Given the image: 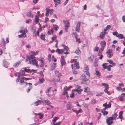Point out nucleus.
Masks as SVG:
<instances>
[{
  "instance_id": "f257e3e1",
  "label": "nucleus",
  "mask_w": 125,
  "mask_h": 125,
  "mask_svg": "<svg viewBox=\"0 0 125 125\" xmlns=\"http://www.w3.org/2000/svg\"><path fill=\"white\" fill-rule=\"evenodd\" d=\"M63 21L64 24L65 30L67 32L68 29L70 26L69 22L68 21H66L64 20H63Z\"/></svg>"
},
{
  "instance_id": "f03ea898",
  "label": "nucleus",
  "mask_w": 125,
  "mask_h": 125,
  "mask_svg": "<svg viewBox=\"0 0 125 125\" xmlns=\"http://www.w3.org/2000/svg\"><path fill=\"white\" fill-rule=\"evenodd\" d=\"M27 68L28 69H27L26 67H25L22 68V69H24L25 72L29 73H31L33 72H34L35 73H36L37 72L36 70L34 69L31 70L29 69V67H27Z\"/></svg>"
},
{
  "instance_id": "7ed1b4c3",
  "label": "nucleus",
  "mask_w": 125,
  "mask_h": 125,
  "mask_svg": "<svg viewBox=\"0 0 125 125\" xmlns=\"http://www.w3.org/2000/svg\"><path fill=\"white\" fill-rule=\"evenodd\" d=\"M107 56L109 58H111L113 55L112 50L111 49H108L106 52Z\"/></svg>"
},
{
  "instance_id": "20e7f679",
  "label": "nucleus",
  "mask_w": 125,
  "mask_h": 125,
  "mask_svg": "<svg viewBox=\"0 0 125 125\" xmlns=\"http://www.w3.org/2000/svg\"><path fill=\"white\" fill-rule=\"evenodd\" d=\"M29 63L32 64L34 65H36L37 66H38V62L35 59H32L31 61H30Z\"/></svg>"
},
{
  "instance_id": "39448f33",
  "label": "nucleus",
  "mask_w": 125,
  "mask_h": 125,
  "mask_svg": "<svg viewBox=\"0 0 125 125\" xmlns=\"http://www.w3.org/2000/svg\"><path fill=\"white\" fill-rule=\"evenodd\" d=\"M35 57L33 55H30V56H27L26 59L25 60L26 62H28L29 61H31V59H33L35 58Z\"/></svg>"
},
{
  "instance_id": "423d86ee",
  "label": "nucleus",
  "mask_w": 125,
  "mask_h": 125,
  "mask_svg": "<svg viewBox=\"0 0 125 125\" xmlns=\"http://www.w3.org/2000/svg\"><path fill=\"white\" fill-rule=\"evenodd\" d=\"M34 31L33 33V35L34 37H36L37 36H39V32L38 31H36L35 29H33Z\"/></svg>"
},
{
  "instance_id": "0eeeda50",
  "label": "nucleus",
  "mask_w": 125,
  "mask_h": 125,
  "mask_svg": "<svg viewBox=\"0 0 125 125\" xmlns=\"http://www.w3.org/2000/svg\"><path fill=\"white\" fill-rule=\"evenodd\" d=\"M61 63L62 66H63L64 65H65L66 63V62L65 61L64 57V56H61Z\"/></svg>"
},
{
  "instance_id": "6e6552de",
  "label": "nucleus",
  "mask_w": 125,
  "mask_h": 125,
  "mask_svg": "<svg viewBox=\"0 0 125 125\" xmlns=\"http://www.w3.org/2000/svg\"><path fill=\"white\" fill-rule=\"evenodd\" d=\"M72 105L70 102H68L66 105V108L67 110H70L71 109Z\"/></svg>"
},
{
  "instance_id": "1a4fd4ad",
  "label": "nucleus",
  "mask_w": 125,
  "mask_h": 125,
  "mask_svg": "<svg viewBox=\"0 0 125 125\" xmlns=\"http://www.w3.org/2000/svg\"><path fill=\"white\" fill-rule=\"evenodd\" d=\"M106 33V32H101L99 36L100 38L101 39H104V38L105 35Z\"/></svg>"
},
{
  "instance_id": "9d476101",
  "label": "nucleus",
  "mask_w": 125,
  "mask_h": 125,
  "mask_svg": "<svg viewBox=\"0 0 125 125\" xmlns=\"http://www.w3.org/2000/svg\"><path fill=\"white\" fill-rule=\"evenodd\" d=\"M9 64V63L6 61L5 60H3V65L5 67L8 68V65Z\"/></svg>"
},
{
  "instance_id": "9b49d317",
  "label": "nucleus",
  "mask_w": 125,
  "mask_h": 125,
  "mask_svg": "<svg viewBox=\"0 0 125 125\" xmlns=\"http://www.w3.org/2000/svg\"><path fill=\"white\" fill-rule=\"evenodd\" d=\"M64 51V50L63 49H60L58 48L56 50V52H58L59 54H61Z\"/></svg>"
},
{
  "instance_id": "f8f14e48",
  "label": "nucleus",
  "mask_w": 125,
  "mask_h": 125,
  "mask_svg": "<svg viewBox=\"0 0 125 125\" xmlns=\"http://www.w3.org/2000/svg\"><path fill=\"white\" fill-rule=\"evenodd\" d=\"M83 90L82 89H73L72 90V92H77L79 94L81 93V92Z\"/></svg>"
},
{
  "instance_id": "ddd939ff",
  "label": "nucleus",
  "mask_w": 125,
  "mask_h": 125,
  "mask_svg": "<svg viewBox=\"0 0 125 125\" xmlns=\"http://www.w3.org/2000/svg\"><path fill=\"white\" fill-rule=\"evenodd\" d=\"M54 2L55 7L57 6L58 4H59L60 3V0H53Z\"/></svg>"
},
{
  "instance_id": "4468645a",
  "label": "nucleus",
  "mask_w": 125,
  "mask_h": 125,
  "mask_svg": "<svg viewBox=\"0 0 125 125\" xmlns=\"http://www.w3.org/2000/svg\"><path fill=\"white\" fill-rule=\"evenodd\" d=\"M81 79L85 81H86L88 80V79L83 74L81 76Z\"/></svg>"
},
{
  "instance_id": "2eb2a0df",
  "label": "nucleus",
  "mask_w": 125,
  "mask_h": 125,
  "mask_svg": "<svg viewBox=\"0 0 125 125\" xmlns=\"http://www.w3.org/2000/svg\"><path fill=\"white\" fill-rule=\"evenodd\" d=\"M95 74L98 77H99L100 76V73L97 70V68H96L95 69Z\"/></svg>"
},
{
  "instance_id": "dca6fc26",
  "label": "nucleus",
  "mask_w": 125,
  "mask_h": 125,
  "mask_svg": "<svg viewBox=\"0 0 125 125\" xmlns=\"http://www.w3.org/2000/svg\"><path fill=\"white\" fill-rule=\"evenodd\" d=\"M62 47H63L64 49V50H66L67 51H68L69 49V48L67 46H66L64 44H62Z\"/></svg>"
},
{
  "instance_id": "f3484780",
  "label": "nucleus",
  "mask_w": 125,
  "mask_h": 125,
  "mask_svg": "<svg viewBox=\"0 0 125 125\" xmlns=\"http://www.w3.org/2000/svg\"><path fill=\"white\" fill-rule=\"evenodd\" d=\"M106 123L108 124V125H111L113 123V122L112 121L107 119L106 120Z\"/></svg>"
},
{
  "instance_id": "a211bd4d",
  "label": "nucleus",
  "mask_w": 125,
  "mask_h": 125,
  "mask_svg": "<svg viewBox=\"0 0 125 125\" xmlns=\"http://www.w3.org/2000/svg\"><path fill=\"white\" fill-rule=\"evenodd\" d=\"M123 111H121L119 112V114L118 116V117L120 119H122L123 116L122 115L123 114Z\"/></svg>"
},
{
  "instance_id": "6ab92c4d",
  "label": "nucleus",
  "mask_w": 125,
  "mask_h": 125,
  "mask_svg": "<svg viewBox=\"0 0 125 125\" xmlns=\"http://www.w3.org/2000/svg\"><path fill=\"white\" fill-rule=\"evenodd\" d=\"M28 16V17H31L32 18L33 17V15L31 14V12H28L26 14Z\"/></svg>"
},
{
  "instance_id": "aec40b11",
  "label": "nucleus",
  "mask_w": 125,
  "mask_h": 125,
  "mask_svg": "<svg viewBox=\"0 0 125 125\" xmlns=\"http://www.w3.org/2000/svg\"><path fill=\"white\" fill-rule=\"evenodd\" d=\"M100 44L102 47L103 48L106 45V43L104 41H102L101 42Z\"/></svg>"
},
{
  "instance_id": "412c9836",
  "label": "nucleus",
  "mask_w": 125,
  "mask_h": 125,
  "mask_svg": "<svg viewBox=\"0 0 125 125\" xmlns=\"http://www.w3.org/2000/svg\"><path fill=\"white\" fill-rule=\"evenodd\" d=\"M107 62H109L110 64H111L113 65H115V63L113 62L112 60H107Z\"/></svg>"
},
{
  "instance_id": "4be33fe9",
  "label": "nucleus",
  "mask_w": 125,
  "mask_h": 125,
  "mask_svg": "<svg viewBox=\"0 0 125 125\" xmlns=\"http://www.w3.org/2000/svg\"><path fill=\"white\" fill-rule=\"evenodd\" d=\"M37 115H39V118L40 119H42V118L43 115V114L41 113H37Z\"/></svg>"
},
{
  "instance_id": "5701e85b",
  "label": "nucleus",
  "mask_w": 125,
  "mask_h": 125,
  "mask_svg": "<svg viewBox=\"0 0 125 125\" xmlns=\"http://www.w3.org/2000/svg\"><path fill=\"white\" fill-rule=\"evenodd\" d=\"M41 100H38L34 103V105L36 106H37L38 105L40 104H41Z\"/></svg>"
},
{
  "instance_id": "b1692460",
  "label": "nucleus",
  "mask_w": 125,
  "mask_h": 125,
  "mask_svg": "<svg viewBox=\"0 0 125 125\" xmlns=\"http://www.w3.org/2000/svg\"><path fill=\"white\" fill-rule=\"evenodd\" d=\"M123 95H122V94H121L120 96L119 97L118 99H119L120 101H123L124 100V98L123 97H124Z\"/></svg>"
},
{
  "instance_id": "393cba45",
  "label": "nucleus",
  "mask_w": 125,
  "mask_h": 125,
  "mask_svg": "<svg viewBox=\"0 0 125 125\" xmlns=\"http://www.w3.org/2000/svg\"><path fill=\"white\" fill-rule=\"evenodd\" d=\"M102 86H104L105 87V89L108 88V86L106 83H102L101 84Z\"/></svg>"
},
{
  "instance_id": "a878e982",
  "label": "nucleus",
  "mask_w": 125,
  "mask_h": 125,
  "mask_svg": "<svg viewBox=\"0 0 125 125\" xmlns=\"http://www.w3.org/2000/svg\"><path fill=\"white\" fill-rule=\"evenodd\" d=\"M26 36V34H21L19 35L18 36L20 38L25 37Z\"/></svg>"
},
{
  "instance_id": "bb28decb",
  "label": "nucleus",
  "mask_w": 125,
  "mask_h": 125,
  "mask_svg": "<svg viewBox=\"0 0 125 125\" xmlns=\"http://www.w3.org/2000/svg\"><path fill=\"white\" fill-rule=\"evenodd\" d=\"M41 39L43 40H45V35L44 34H43L42 33L40 35V37Z\"/></svg>"
},
{
  "instance_id": "cd10ccee",
  "label": "nucleus",
  "mask_w": 125,
  "mask_h": 125,
  "mask_svg": "<svg viewBox=\"0 0 125 125\" xmlns=\"http://www.w3.org/2000/svg\"><path fill=\"white\" fill-rule=\"evenodd\" d=\"M21 72H20V73H21L22 76L25 75V71L23 69H22L21 70Z\"/></svg>"
},
{
  "instance_id": "c85d7f7f",
  "label": "nucleus",
  "mask_w": 125,
  "mask_h": 125,
  "mask_svg": "<svg viewBox=\"0 0 125 125\" xmlns=\"http://www.w3.org/2000/svg\"><path fill=\"white\" fill-rule=\"evenodd\" d=\"M20 64V62H18L16 63H15L13 64V66L14 67H17Z\"/></svg>"
},
{
  "instance_id": "c756f323",
  "label": "nucleus",
  "mask_w": 125,
  "mask_h": 125,
  "mask_svg": "<svg viewBox=\"0 0 125 125\" xmlns=\"http://www.w3.org/2000/svg\"><path fill=\"white\" fill-rule=\"evenodd\" d=\"M59 119V117H56L53 118L52 120V121L53 122V123H54L56 121Z\"/></svg>"
},
{
  "instance_id": "7c9ffc66",
  "label": "nucleus",
  "mask_w": 125,
  "mask_h": 125,
  "mask_svg": "<svg viewBox=\"0 0 125 125\" xmlns=\"http://www.w3.org/2000/svg\"><path fill=\"white\" fill-rule=\"evenodd\" d=\"M117 37H118L120 39H122L124 38L123 35L122 34H118L117 36Z\"/></svg>"
},
{
  "instance_id": "2f4dec72",
  "label": "nucleus",
  "mask_w": 125,
  "mask_h": 125,
  "mask_svg": "<svg viewBox=\"0 0 125 125\" xmlns=\"http://www.w3.org/2000/svg\"><path fill=\"white\" fill-rule=\"evenodd\" d=\"M39 18L38 16L37 15H36L35 16V21L37 23L39 21Z\"/></svg>"
},
{
  "instance_id": "473e14b6",
  "label": "nucleus",
  "mask_w": 125,
  "mask_h": 125,
  "mask_svg": "<svg viewBox=\"0 0 125 125\" xmlns=\"http://www.w3.org/2000/svg\"><path fill=\"white\" fill-rule=\"evenodd\" d=\"M75 52L77 54L79 55L80 53L81 52L79 49L78 48L77 49L75 50Z\"/></svg>"
},
{
  "instance_id": "72a5a7b5",
  "label": "nucleus",
  "mask_w": 125,
  "mask_h": 125,
  "mask_svg": "<svg viewBox=\"0 0 125 125\" xmlns=\"http://www.w3.org/2000/svg\"><path fill=\"white\" fill-rule=\"evenodd\" d=\"M46 12L45 13V15L47 16L49 15V13L50 11V9L48 8H46Z\"/></svg>"
},
{
  "instance_id": "f704fd0d",
  "label": "nucleus",
  "mask_w": 125,
  "mask_h": 125,
  "mask_svg": "<svg viewBox=\"0 0 125 125\" xmlns=\"http://www.w3.org/2000/svg\"><path fill=\"white\" fill-rule=\"evenodd\" d=\"M108 89V88L105 89H104V91L105 92L107 93L108 95H110V93L109 91L107 90Z\"/></svg>"
},
{
  "instance_id": "c9c22d12",
  "label": "nucleus",
  "mask_w": 125,
  "mask_h": 125,
  "mask_svg": "<svg viewBox=\"0 0 125 125\" xmlns=\"http://www.w3.org/2000/svg\"><path fill=\"white\" fill-rule=\"evenodd\" d=\"M19 32L22 34H26V33L27 32V31L25 30H20L19 31Z\"/></svg>"
},
{
  "instance_id": "e433bc0d",
  "label": "nucleus",
  "mask_w": 125,
  "mask_h": 125,
  "mask_svg": "<svg viewBox=\"0 0 125 125\" xmlns=\"http://www.w3.org/2000/svg\"><path fill=\"white\" fill-rule=\"evenodd\" d=\"M44 103H45L46 104L49 105L50 104V102L48 100H44Z\"/></svg>"
},
{
  "instance_id": "4c0bfd02",
  "label": "nucleus",
  "mask_w": 125,
  "mask_h": 125,
  "mask_svg": "<svg viewBox=\"0 0 125 125\" xmlns=\"http://www.w3.org/2000/svg\"><path fill=\"white\" fill-rule=\"evenodd\" d=\"M54 28L53 29L55 31H57L58 29L59 28V27L58 26L56 25H55L54 26H53Z\"/></svg>"
},
{
  "instance_id": "58836bf2",
  "label": "nucleus",
  "mask_w": 125,
  "mask_h": 125,
  "mask_svg": "<svg viewBox=\"0 0 125 125\" xmlns=\"http://www.w3.org/2000/svg\"><path fill=\"white\" fill-rule=\"evenodd\" d=\"M81 24L80 21H78V22L76 25V27L80 28V25Z\"/></svg>"
},
{
  "instance_id": "ea45409f",
  "label": "nucleus",
  "mask_w": 125,
  "mask_h": 125,
  "mask_svg": "<svg viewBox=\"0 0 125 125\" xmlns=\"http://www.w3.org/2000/svg\"><path fill=\"white\" fill-rule=\"evenodd\" d=\"M103 93L102 92L100 93H97L96 94V96H101L103 94Z\"/></svg>"
},
{
  "instance_id": "a19ab883",
  "label": "nucleus",
  "mask_w": 125,
  "mask_h": 125,
  "mask_svg": "<svg viewBox=\"0 0 125 125\" xmlns=\"http://www.w3.org/2000/svg\"><path fill=\"white\" fill-rule=\"evenodd\" d=\"M111 104L110 102L108 103V104H106V108H110L111 107Z\"/></svg>"
},
{
  "instance_id": "79ce46f5",
  "label": "nucleus",
  "mask_w": 125,
  "mask_h": 125,
  "mask_svg": "<svg viewBox=\"0 0 125 125\" xmlns=\"http://www.w3.org/2000/svg\"><path fill=\"white\" fill-rule=\"evenodd\" d=\"M117 115L116 114H113L112 116H113V117L114 119V120H115L116 119V118L117 116Z\"/></svg>"
},
{
  "instance_id": "37998d69",
  "label": "nucleus",
  "mask_w": 125,
  "mask_h": 125,
  "mask_svg": "<svg viewBox=\"0 0 125 125\" xmlns=\"http://www.w3.org/2000/svg\"><path fill=\"white\" fill-rule=\"evenodd\" d=\"M96 103V100L94 99L91 101V104L94 105Z\"/></svg>"
},
{
  "instance_id": "c03bdc74",
  "label": "nucleus",
  "mask_w": 125,
  "mask_h": 125,
  "mask_svg": "<svg viewBox=\"0 0 125 125\" xmlns=\"http://www.w3.org/2000/svg\"><path fill=\"white\" fill-rule=\"evenodd\" d=\"M79 64L78 63H75L74 64V65L76 67V69H78L79 68Z\"/></svg>"
},
{
  "instance_id": "a18cd8bd",
  "label": "nucleus",
  "mask_w": 125,
  "mask_h": 125,
  "mask_svg": "<svg viewBox=\"0 0 125 125\" xmlns=\"http://www.w3.org/2000/svg\"><path fill=\"white\" fill-rule=\"evenodd\" d=\"M48 59L49 61V62H50L51 60V55L50 54H49L48 56Z\"/></svg>"
},
{
  "instance_id": "49530a36",
  "label": "nucleus",
  "mask_w": 125,
  "mask_h": 125,
  "mask_svg": "<svg viewBox=\"0 0 125 125\" xmlns=\"http://www.w3.org/2000/svg\"><path fill=\"white\" fill-rule=\"evenodd\" d=\"M84 70L85 72H87V71H88L89 68L87 66L86 67L84 68Z\"/></svg>"
},
{
  "instance_id": "de8ad7c7",
  "label": "nucleus",
  "mask_w": 125,
  "mask_h": 125,
  "mask_svg": "<svg viewBox=\"0 0 125 125\" xmlns=\"http://www.w3.org/2000/svg\"><path fill=\"white\" fill-rule=\"evenodd\" d=\"M56 38V36L55 35H53V36L52 37V41H54L55 40Z\"/></svg>"
},
{
  "instance_id": "09e8293b",
  "label": "nucleus",
  "mask_w": 125,
  "mask_h": 125,
  "mask_svg": "<svg viewBox=\"0 0 125 125\" xmlns=\"http://www.w3.org/2000/svg\"><path fill=\"white\" fill-rule=\"evenodd\" d=\"M104 48L103 47H102L101 48L99 51V52L100 53V54H101L102 53V52L104 50Z\"/></svg>"
},
{
  "instance_id": "8fccbe9b",
  "label": "nucleus",
  "mask_w": 125,
  "mask_h": 125,
  "mask_svg": "<svg viewBox=\"0 0 125 125\" xmlns=\"http://www.w3.org/2000/svg\"><path fill=\"white\" fill-rule=\"evenodd\" d=\"M44 59L43 58H41L40 59H39L38 61L41 62L40 63H44Z\"/></svg>"
},
{
  "instance_id": "3c124183",
  "label": "nucleus",
  "mask_w": 125,
  "mask_h": 125,
  "mask_svg": "<svg viewBox=\"0 0 125 125\" xmlns=\"http://www.w3.org/2000/svg\"><path fill=\"white\" fill-rule=\"evenodd\" d=\"M70 97L71 98H73L74 96V93L72 92V94L70 95Z\"/></svg>"
},
{
  "instance_id": "603ef678",
  "label": "nucleus",
  "mask_w": 125,
  "mask_h": 125,
  "mask_svg": "<svg viewBox=\"0 0 125 125\" xmlns=\"http://www.w3.org/2000/svg\"><path fill=\"white\" fill-rule=\"evenodd\" d=\"M24 77H23L21 78L20 80V83H22L24 82Z\"/></svg>"
},
{
  "instance_id": "864d4df0",
  "label": "nucleus",
  "mask_w": 125,
  "mask_h": 125,
  "mask_svg": "<svg viewBox=\"0 0 125 125\" xmlns=\"http://www.w3.org/2000/svg\"><path fill=\"white\" fill-rule=\"evenodd\" d=\"M107 119H108V120H111V121H112L113 120H115L114 119L112 116H111L108 117Z\"/></svg>"
},
{
  "instance_id": "5fc2aeb1",
  "label": "nucleus",
  "mask_w": 125,
  "mask_h": 125,
  "mask_svg": "<svg viewBox=\"0 0 125 125\" xmlns=\"http://www.w3.org/2000/svg\"><path fill=\"white\" fill-rule=\"evenodd\" d=\"M113 35L116 36V37H117V36L118 35V33L116 32H113Z\"/></svg>"
},
{
  "instance_id": "6e6d98bb",
  "label": "nucleus",
  "mask_w": 125,
  "mask_h": 125,
  "mask_svg": "<svg viewBox=\"0 0 125 125\" xmlns=\"http://www.w3.org/2000/svg\"><path fill=\"white\" fill-rule=\"evenodd\" d=\"M107 63H103L102 65L103 66V68L104 69H106V68L107 66H106L107 65Z\"/></svg>"
},
{
  "instance_id": "4d7b16f0",
  "label": "nucleus",
  "mask_w": 125,
  "mask_h": 125,
  "mask_svg": "<svg viewBox=\"0 0 125 125\" xmlns=\"http://www.w3.org/2000/svg\"><path fill=\"white\" fill-rule=\"evenodd\" d=\"M52 88V87H50L49 88H48L47 89V90L45 92V93H49V91L51 90Z\"/></svg>"
},
{
  "instance_id": "13d9d810",
  "label": "nucleus",
  "mask_w": 125,
  "mask_h": 125,
  "mask_svg": "<svg viewBox=\"0 0 125 125\" xmlns=\"http://www.w3.org/2000/svg\"><path fill=\"white\" fill-rule=\"evenodd\" d=\"M39 73L40 74V76L42 78H43L44 77V75L42 71H41L39 72Z\"/></svg>"
},
{
  "instance_id": "bf43d9fd",
  "label": "nucleus",
  "mask_w": 125,
  "mask_h": 125,
  "mask_svg": "<svg viewBox=\"0 0 125 125\" xmlns=\"http://www.w3.org/2000/svg\"><path fill=\"white\" fill-rule=\"evenodd\" d=\"M99 49V48L97 46L96 47H95L94 48V51H98Z\"/></svg>"
},
{
  "instance_id": "052dcab7",
  "label": "nucleus",
  "mask_w": 125,
  "mask_h": 125,
  "mask_svg": "<svg viewBox=\"0 0 125 125\" xmlns=\"http://www.w3.org/2000/svg\"><path fill=\"white\" fill-rule=\"evenodd\" d=\"M102 113L103 114V115H106L108 114V112L106 111H104L103 112H102Z\"/></svg>"
},
{
  "instance_id": "680f3d73",
  "label": "nucleus",
  "mask_w": 125,
  "mask_h": 125,
  "mask_svg": "<svg viewBox=\"0 0 125 125\" xmlns=\"http://www.w3.org/2000/svg\"><path fill=\"white\" fill-rule=\"evenodd\" d=\"M39 81L41 83H42L44 81V78H42L41 79H39Z\"/></svg>"
},
{
  "instance_id": "e2e57ef3",
  "label": "nucleus",
  "mask_w": 125,
  "mask_h": 125,
  "mask_svg": "<svg viewBox=\"0 0 125 125\" xmlns=\"http://www.w3.org/2000/svg\"><path fill=\"white\" fill-rule=\"evenodd\" d=\"M76 42H78L79 43H81V41L80 38H76Z\"/></svg>"
},
{
  "instance_id": "0e129e2a",
  "label": "nucleus",
  "mask_w": 125,
  "mask_h": 125,
  "mask_svg": "<svg viewBox=\"0 0 125 125\" xmlns=\"http://www.w3.org/2000/svg\"><path fill=\"white\" fill-rule=\"evenodd\" d=\"M31 19H29L27 20L26 21V23H29V22L31 21Z\"/></svg>"
},
{
  "instance_id": "69168bd1",
  "label": "nucleus",
  "mask_w": 125,
  "mask_h": 125,
  "mask_svg": "<svg viewBox=\"0 0 125 125\" xmlns=\"http://www.w3.org/2000/svg\"><path fill=\"white\" fill-rule=\"evenodd\" d=\"M89 91L88 90V87H87L86 88H85V90L84 91V92H89Z\"/></svg>"
},
{
  "instance_id": "338daca9",
  "label": "nucleus",
  "mask_w": 125,
  "mask_h": 125,
  "mask_svg": "<svg viewBox=\"0 0 125 125\" xmlns=\"http://www.w3.org/2000/svg\"><path fill=\"white\" fill-rule=\"evenodd\" d=\"M61 122H59L55 124H54V123H53L52 125H60L61 124Z\"/></svg>"
},
{
  "instance_id": "774afa93",
  "label": "nucleus",
  "mask_w": 125,
  "mask_h": 125,
  "mask_svg": "<svg viewBox=\"0 0 125 125\" xmlns=\"http://www.w3.org/2000/svg\"><path fill=\"white\" fill-rule=\"evenodd\" d=\"M32 88V86H30L29 88H28L27 90V92L28 93H29L30 91L31 90Z\"/></svg>"
}]
</instances>
